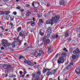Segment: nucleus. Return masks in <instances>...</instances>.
Segmentation results:
<instances>
[{
  "label": "nucleus",
  "instance_id": "nucleus-59",
  "mask_svg": "<svg viewBox=\"0 0 80 80\" xmlns=\"http://www.w3.org/2000/svg\"><path fill=\"white\" fill-rule=\"evenodd\" d=\"M35 78H34V77H33V76H32V79H31V80H35Z\"/></svg>",
  "mask_w": 80,
  "mask_h": 80
},
{
  "label": "nucleus",
  "instance_id": "nucleus-21",
  "mask_svg": "<svg viewBox=\"0 0 80 80\" xmlns=\"http://www.w3.org/2000/svg\"><path fill=\"white\" fill-rule=\"evenodd\" d=\"M42 73V72L40 71H38L37 72V74L38 76H39L40 77V76L41 75Z\"/></svg>",
  "mask_w": 80,
  "mask_h": 80
},
{
  "label": "nucleus",
  "instance_id": "nucleus-8",
  "mask_svg": "<svg viewBox=\"0 0 80 80\" xmlns=\"http://www.w3.org/2000/svg\"><path fill=\"white\" fill-rule=\"evenodd\" d=\"M58 37V36L57 33L53 34L52 36V38L53 39L57 38Z\"/></svg>",
  "mask_w": 80,
  "mask_h": 80
},
{
  "label": "nucleus",
  "instance_id": "nucleus-45",
  "mask_svg": "<svg viewBox=\"0 0 80 80\" xmlns=\"http://www.w3.org/2000/svg\"><path fill=\"white\" fill-rule=\"evenodd\" d=\"M63 50L64 51H65V52H68V50H67L66 48H65L63 49Z\"/></svg>",
  "mask_w": 80,
  "mask_h": 80
},
{
  "label": "nucleus",
  "instance_id": "nucleus-17",
  "mask_svg": "<svg viewBox=\"0 0 80 80\" xmlns=\"http://www.w3.org/2000/svg\"><path fill=\"white\" fill-rule=\"evenodd\" d=\"M5 45H6V46H4V47L6 48V47H9V46H10V45H12V43L7 42Z\"/></svg>",
  "mask_w": 80,
  "mask_h": 80
},
{
  "label": "nucleus",
  "instance_id": "nucleus-12",
  "mask_svg": "<svg viewBox=\"0 0 80 80\" xmlns=\"http://www.w3.org/2000/svg\"><path fill=\"white\" fill-rule=\"evenodd\" d=\"M71 68H72V66H71V65L69 64L68 65L66 68V69L68 70H69L71 69Z\"/></svg>",
  "mask_w": 80,
  "mask_h": 80
},
{
  "label": "nucleus",
  "instance_id": "nucleus-22",
  "mask_svg": "<svg viewBox=\"0 0 80 80\" xmlns=\"http://www.w3.org/2000/svg\"><path fill=\"white\" fill-rule=\"evenodd\" d=\"M45 42H46L47 44H50V40L48 39H46Z\"/></svg>",
  "mask_w": 80,
  "mask_h": 80
},
{
  "label": "nucleus",
  "instance_id": "nucleus-44",
  "mask_svg": "<svg viewBox=\"0 0 80 80\" xmlns=\"http://www.w3.org/2000/svg\"><path fill=\"white\" fill-rule=\"evenodd\" d=\"M39 53H42V54H43V51L42 50H39Z\"/></svg>",
  "mask_w": 80,
  "mask_h": 80
},
{
  "label": "nucleus",
  "instance_id": "nucleus-24",
  "mask_svg": "<svg viewBox=\"0 0 80 80\" xmlns=\"http://www.w3.org/2000/svg\"><path fill=\"white\" fill-rule=\"evenodd\" d=\"M23 60L24 61L23 63H27H27L28 62V61H27V60L25 59V58H23Z\"/></svg>",
  "mask_w": 80,
  "mask_h": 80
},
{
  "label": "nucleus",
  "instance_id": "nucleus-1",
  "mask_svg": "<svg viewBox=\"0 0 80 80\" xmlns=\"http://www.w3.org/2000/svg\"><path fill=\"white\" fill-rule=\"evenodd\" d=\"M59 18L60 16L59 15H56L54 17L52 18L51 20H48L47 21V24H51V25H52L54 23H57V22L59 20Z\"/></svg>",
  "mask_w": 80,
  "mask_h": 80
},
{
  "label": "nucleus",
  "instance_id": "nucleus-25",
  "mask_svg": "<svg viewBox=\"0 0 80 80\" xmlns=\"http://www.w3.org/2000/svg\"><path fill=\"white\" fill-rule=\"evenodd\" d=\"M48 49V52H50L51 50V48H52V46L50 45V47H47Z\"/></svg>",
  "mask_w": 80,
  "mask_h": 80
},
{
  "label": "nucleus",
  "instance_id": "nucleus-18",
  "mask_svg": "<svg viewBox=\"0 0 80 80\" xmlns=\"http://www.w3.org/2000/svg\"><path fill=\"white\" fill-rule=\"evenodd\" d=\"M47 33L48 34L47 35V37H50V34L51 33H52V31H47Z\"/></svg>",
  "mask_w": 80,
  "mask_h": 80
},
{
  "label": "nucleus",
  "instance_id": "nucleus-40",
  "mask_svg": "<svg viewBox=\"0 0 80 80\" xmlns=\"http://www.w3.org/2000/svg\"><path fill=\"white\" fill-rule=\"evenodd\" d=\"M42 72L43 73H45L47 72V69H44L42 71Z\"/></svg>",
  "mask_w": 80,
  "mask_h": 80
},
{
  "label": "nucleus",
  "instance_id": "nucleus-10",
  "mask_svg": "<svg viewBox=\"0 0 80 80\" xmlns=\"http://www.w3.org/2000/svg\"><path fill=\"white\" fill-rule=\"evenodd\" d=\"M30 23L32 27H34L35 26V22H34V21L28 22V23L30 24Z\"/></svg>",
  "mask_w": 80,
  "mask_h": 80
},
{
  "label": "nucleus",
  "instance_id": "nucleus-14",
  "mask_svg": "<svg viewBox=\"0 0 80 80\" xmlns=\"http://www.w3.org/2000/svg\"><path fill=\"white\" fill-rule=\"evenodd\" d=\"M4 30V28L2 26L0 27V33H2L3 32V31Z\"/></svg>",
  "mask_w": 80,
  "mask_h": 80
},
{
  "label": "nucleus",
  "instance_id": "nucleus-64",
  "mask_svg": "<svg viewBox=\"0 0 80 80\" xmlns=\"http://www.w3.org/2000/svg\"><path fill=\"white\" fill-rule=\"evenodd\" d=\"M78 38H80V33H79V34L78 35Z\"/></svg>",
  "mask_w": 80,
  "mask_h": 80
},
{
  "label": "nucleus",
  "instance_id": "nucleus-30",
  "mask_svg": "<svg viewBox=\"0 0 80 80\" xmlns=\"http://www.w3.org/2000/svg\"><path fill=\"white\" fill-rule=\"evenodd\" d=\"M56 69H55L54 70H52L51 71V73H52V74H53V75H54V74H55V72H56Z\"/></svg>",
  "mask_w": 80,
  "mask_h": 80
},
{
  "label": "nucleus",
  "instance_id": "nucleus-63",
  "mask_svg": "<svg viewBox=\"0 0 80 80\" xmlns=\"http://www.w3.org/2000/svg\"><path fill=\"white\" fill-rule=\"evenodd\" d=\"M20 11H21V12H24V9H21L20 10Z\"/></svg>",
  "mask_w": 80,
  "mask_h": 80
},
{
  "label": "nucleus",
  "instance_id": "nucleus-20",
  "mask_svg": "<svg viewBox=\"0 0 80 80\" xmlns=\"http://www.w3.org/2000/svg\"><path fill=\"white\" fill-rule=\"evenodd\" d=\"M72 60H75L77 58V56H76V55L72 54Z\"/></svg>",
  "mask_w": 80,
  "mask_h": 80
},
{
  "label": "nucleus",
  "instance_id": "nucleus-51",
  "mask_svg": "<svg viewBox=\"0 0 80 80\" xmlns=\"http://www.w3.org/2000/svg\"><path fill=\"white\" fill-rule=\"evenodd\" d=\"M34 3H35V2H33L32 3V7H34V8H35V6L34 5Z\"/></svg>",
  "mask_w": 80,
  "mask_h": 80
},
{
  "label": "nucleus",
  "instance_id": "nucleus-37",
  "mask_svg": "<svg viewBox=\"0 0 80 80\" xmlns=\"http://www.w3.org/2000/svg\"><path fill=\"white\" fill-rule=\"evenodd\" d=\"M22 58V60H23V58H23V56L20 55L19 57V59H20V60H21Z\"/></svg>",
  "mask_w": 80,
  "mask_h": 80
},
{
  "label": "nucleus",
  "instance_id": "nucleus-2",
  "mask_svg": "<svg viewBox=\"0 0 80 80\" xmlns=\"http://www.w3.org/2000/svg\"><path fill=\"white\" fill-rule=\"evenodd\" d=\"M73 53L74 55H78L80 54V51L78 49V48H77L73 52Z\"/></svg>",
  "mask_w": 80,
  "mask_h": 80
},
{
  "label": "nucleus",
  "instance_id": "nucleus-42",
  "mask_svg": "<svg viewBox=\"0 0 80 80\" xmlns=\"http://www.w3.org/2000/svg\"><path fill=\"white\" fill-rule=\"evenodd\" d=\"M11 78H15L16 77V75L13 74H12L11 76H10Z\"/></svg>",
  "mask_w": 80,
  "mask_h": 80
},
{
  "label": "nucleus",
  "instance_id": "nucleus-7",
  "mask_svg": "<svg viewBox=\"0 0 80 80\" xmlns=\"http://www.w3.org/2000/svg\"><path fill=\"white\" fill-rule=\"evenodd\" d=\"M40 32L39 33L40 35H41V36H43V35H44V30L42 29H40Z\"/></svg>",
  "mask_w": 80,
  "mask_h": 80
},
{
  "label": "nucleus",
  "instance_id": "nucleus-46",
  "mask_svg": "<svg viewBox=\"0 0 80 80\" xmlns=\"http://www.w3.org/2000/svg\"><path fill=\"white\" fill-rule=\"evenodd\" d=\"M23 71L24 72V73L25 74H26V73H27V71L25 70V69H23Z\"/></svg>",
  "mask_w": 80,
  "mask_h": 80
},
{
  "label": "nucleus",
  "instance_id": "nucleus-52",
  "mask_svg": "<svg viewBox=\"0 0 80 80\" xmlns=\"http://www.w3.org/2000/svg\"><path fill=\"white\" fill-rule=\"evenodd\" d=\"M41 56H42V54H40V53H38V57H40Z\"/></svg>",
  "mask_w": 80,
  "mask_h": 80
},
{
  "label": "nucleus",
  "instance_id": "nucleus-9",
  "mask_svg": "<svg viewBox=\"0 0 80 80\" xmlns=\"http://www.w3.org/2000/svg\"><path fill=\"white\" fill-rule=\"evenodd\" d=\"M61 55L63 57H67V53L63 51L61 54Z\"/></svg>",
  "mask_w": 80,
  "mask_h": 80
},
{
  "label": "nucleus",
  "instance_id": "nucleus-35",
  "mask_svg": "<svg viewBox=\"0 0 80 80\" xmlns=\"http://www.w3.org/2000/svg\"><path fill=\"white\" fill-rule=\"evenodd\" d=\"M61 54V53L59 52L57 54L56 56V58H57L58 57V56H59V57L60 55Z\"/></svg>",
  "mask_w": 80,
  "mask_h": 80
},
{
  "label": "nucleus",
  "instance_id": "nucleus-53",
  "mask_svg": "<svg viewBox=\"0 0 80 80\" xmlns=\"http://www.w3.org/2000/svg\"><path fill=\"white\" fill-rule=\"evenodd\" d=\"M6 69V70H7V72H9V71L10 70L9 68H8Z\"/></svg>",
  "mask_w": 80,
  "mask_h": 80
},
{
  "label": "nucleus",
  "instance_id": "nucleus-11",
  "mask_svg": "<svg viewBox=\"0 0 80 80\" xmlns=\"http://www.w3.org/2000/svg\"><path fill=\"white\" fill-rule=\"evenodd\" d=\"M27 64L30 66H33L34 65V64L30 61H28V62H27Z\"/></svg>",
  "mask_w": 80,
  "mask_h": 80
},
{
  "label": "nucleus",
  "instance_id": "nucleus-23",
  "mask_svg": "<svg viewBox=\"0 0 80 80\" xmlns=\"http://www.w3.org/2000/svg\"><path fill=\"white\" fill-rule=\"evenodd\" d=\"M9 17H10L9 14V15H8V16H5L4 17V18H5V19H6V20H9Z\"/></svg>",
  "mask_w": 80,
  "mask_h": 80
},
{
  "label": "nucleus",
  "instance_id": "nucleus-39",
  "mask_svg": "<svg viewBox=\"0 0 80 80\" xmlns=\"http://www.w3.org/2000/svg\"><path fill=\"white\" fill-rule=\"evenodd\" d=\"M23 35H24V36H26V37H27V36H28V34H27V32H23Z\"/></svg>",
  "mask_w": 80,
  "mask_h": 80
},
{
  "label": "nucleus",
  "instance_id": "nucleus-26",
  "mask_svg": "<svg viewBox=\"0 0 80 80\" xmlns=\"http://www.w3.org/2000/svg\"><path fill=\"white\" fill-rule=\"evenodd\" d=\"M10 13V11H5V15H9V13Z\"/></svg>",
  "mask_w": 80,
  "mask_h": 80
},
{
  "label": "nucleus",
  "instance_id": "nucleus-38",
  "mask_svg": "<svg viewBox=\"0 0 80 80\" xmlns=\"http://www.w3.org/2000/svg\"><path fill=\"white\" fill-rule=\"evenodd\" d=\"M30 14H31V12H28L26 14V16H28V15H30Z\"/></svg>",
  "mask_w": 80,
  "mask_h": 80
},
{
  "label": "nucleus",
  "instance_id": "nucleus-48",
  "mask_svg": "<svg viewBox=\"0 0 80 80\" xmlns=\"http://www.w3.org/2000/svg\"><path fill=\"white\" fill-rule=\"evenodd\" d=\"M31 48V47L30 46H29L28 47H27L26 48H25V50H27V49H28V48Z\"/></svg>",
  "mask_w": 80,
  "mask_h": 80
},
{
  "label": "nucleus",
  "instance_id": "nucleus-50",
  "mask_svg": "<svg viewBox=\"0 0 80 80\" xmlns=\"http://www.w3.org/2000/svg\"><path fill=\"white\" fill-rule=\"evenodd\" d=\"M9 25L11 26L12 27H13V24L12 22H10L9 23Z\"/></svg>",
  "mask_w": 80,
  "mask_h": 80
},
{
  "label": "nucleus",
  "instance_id": "nucleus-58",
  "mask_svg": "<svg viewBox=\"0 0 80 80\" xmlns=\"http://www.w3.org/2000/svg\"><path fill=\"white\" fill-rule=\"evenodd\" d=\"M17 9H18V10H20V8H21V7H19L16 8Z\"/></svg>",
  "mask_w": 80,
  "mask_h": 80
},
{
  "label": "nucleus",
  "instance_id": "nucleus-60",
  "mask_svg": "<svg viewBox=\"0 0 80 80\" xmlns=\"http://www.w3.org/2000/svg\"><path fill=\"white\" fill-rule=\"evenodd\" d=\"M13 14L14 15H17V12H13Z\"/></svg>",
  "mask_w": 80,
  "mask_h": 80
},
{
  "label": "nucleus",
  "instance_id": "nucleus-29",
  "mask_svg": "<svg viewBox=\"0 0 80 80\" xmlns=\"http://www.w3.org/2000/svg\"><path fill=\"white\" fill-rule=\"evenodd\" d=\"M40 76H38V77L34 79V80H40Z\"/></svg>",
  "mask_w": 80,
  "mask_h": 80
},
{
  "label": "nucleus",
  "instance_id": "nucleus-49",
  "mask_svg": "<svg viewBox=\"0 0 80 80\" xmlns=\"http://www.w3.org/2000/svg\"><path fill=\"white\" fill-rule=\"evenodd\" d=\"M11 67H12V65L9 64L8 65V68H11Z\"/></svg>",
  "mask_w": 80,
  "mask_h": 80
},
{
  "label": "nucleus",
  "instance_id": "nucleus-54",
  "mask_svg": "<svg viewBox=\"0 0 80 80\" xmlns=\"http://www.w3.org/2000/svg\"><path fill=\"white\" fill-rule=\"evenodd\" d=\"M25 74L24 73V74H23L21 76V77H22L23 78H24V77H25Z\"/></svg>",
  "mask_w": 80,
  "mask_h": 80
},
{
  "label": "nucleus",
  "instance_id": "nucleus-27",
  "mask_svg": "<svg viewBox=\"0 0 80 80\" xmlns=\"http://www.w3.org/2000/svg\"><path fill=\"white\" fill-rule=\"evenodd\" d=\"M15 42H13L12 43V47H13V48H15Z\"/></svg>",
  "mask_w": 80,
  "mask_h": 80
},
{
  "label": "nucleus",
  "instance_id": "nucleus-36",
  "mask_svg": "<svg viewBox=\"0 0 80 80\" xmlns=\"http://www.w3.org/2000/svg\"><path fill=\"white\" fill-rule=\"evenodd\" d=\"M0 13L1 14V15H4L5 14V12L4 11H0Z\"/></svg>",
  "mask_w": 80,
  "mask_h": 80
},
{
  "label": "nucleus",
  "instance_id": "nucleus-13",
  "mask_svg": "<svg viewBox=\"0 0 80 80\" xmlns=\"http://www.w3.org/2000/svg\"><path fill=\"white\" fill-rule=\"evenodd\" d=\"M52 75V72H51L50 71H48L46 73V75L48 77L49 75Z\"/></svg>",
  "mask_w": 80,
  "mask_h": 80
},
{
  "label": "nucleus",
  "instance_id": "nucleus-41",
  "mask_svg": "<svg viewBox=\"0 0 80 80\" xmlns=\"http://www.w3.org/2000/svg\"><path fill=\"white\" fill-rule=\"evenodd\" d=\"M70 64L69 65H73V62L72 61V60L71 61V62L70 63Z\"/></svg>",
  "mask_w": 80,
  "mask_h": 80
},
{
  "label": "nucleus",
  "instance_id": "nucleus-43",
  "mask_svg": "<svg viewBox=\"0 0 80 80\" xmlns=\"http://www.w3.org/2000/svg\"><path fill=\"white\" fill-rule=\"evenodd\" d=\"M30 6V5L27 4L25 5V7H26V8H29Z\"/></svg>",
  "mask_w": 80,
  "mask_h": 80
},
{
  "label": "nucleus",
  "instance_id": "nucleus-61",
  "mask_svg": "<svg viewBox=\"0 0 80 80\" xmlns=\"http://www.w3.org/2000/svg\"><path fill=\"white\" fill-rule=\"evenodd\" d=\"M45 40H46V38H45V37L43 38V42H45Z\"/></svg>",
  "mask_w": 80,
  "mask_h": 80
},
{
  "label": "nucleus",
  "instance_id": "nucleus-32",
  "mask_svg": "<svg viewBox=\"0 0 80 80\" xmlns=\"http://www.w3.org/2000/svg\"><path fill=\"white\" fill-rule=\"evenodd\" d=\"M19 36L22 37H23V33H22V32H19Z\"/></svg>",
  "mask_w": 80,
  "mask_h": 80
},
{
  "label": "nucleus",
  "instance_id": "nucleus-33",
  "mask_svg": "<svg viewBox=\"0 0 80 80\" xmlns=\"http://www.w3.org/2000/svg\"><path fill=\"white\" fill-rule=\"evenodd\" d=\"M39 22L40 23H43V21L42 19H39Z\"/></svg>",
  "mask_w": 80,
  "mask_h": 80
},
{
  "label": "nucleus",
  "instance_id": "nucleus-47",
  "mask_svg": "<svg viewBox=\"0 0 80 80\" xmlns=\"http://www.w3.org/2000/svg\"><path fill=\"white\" fill-rule=\"evenodd\" d=\"M72 51H73V50L72 49V48H70L69 49L70 52L71 53H72Z\"/></svg>",
  "mask_w": 80,
  "mask_h": 80
},
{
  "label": "nucleus",
  "instance_id": "nucleus-62",
  "mask_svg": "<svg viewBox=\"0 0 80 80\" xmlns=\"http://www.w3.org/2000/svg\"><path fill=\"white\" fill-rule=\"evenodd\" d=\"M22 71H20L19 72V73H20L21 75H22Z\"/></svg>",
  "mask_w": 80,
  "mask_h": 80
},
{
  "label": "nucleus",
  "instance_id": "nucleus-4",
  "mask_svg": "<svg viewBox=\"0 0 80 80\" xmlns=\"http://www.w3.org/2000/svg\"><path fill=\"white\" fill-rule=\"evenodd\" d=\"M78 68L75 70V72L77 74H80V65L77 66Z\"/></svg>",
  "mask_w": 80,
  "mask_h": 80
},
{
  "label": "nucleus",
  "instance_id": "nucleus-19",
  "mask_svg": "<svg viewBox=\"0 0 80 80\" xmlns=\"http://www.w3.org/2000/svg\"><path fill=\"white\" fill-rule=\"evenodd\" d=\"M32 77H34V78H37L38 77V75L37 74V73H32Z\"/></svg>",
  "mask_w": 80,
  "mask_h": 80
},
{
  "label": "nucleus",
  "instance_id": "nucleus-5",
  "mask_svg": "<svg viewBox=\"0 0 80 80\" xmlns=\"http://www.w3.org/2000/svg\"><path fill=\"white\" fill-rule=\"evenodd\" d=\"M64 37H68L70 36V35L71 34V32H70V31L68 30L65 33Z\"/></svg>",
  "mask_w": 80,
  "mask_h": 80
},
{
  "label": "nucleus",
  "instance_id": "nucleus-55",
  "mask_svg": "<svg viewBox=\"0 0 80 80\" xmlns=\"http://www.w3.org/2000/svg\"><path fill=\"white\" fill-rule=\"evenodd\" d=\"M51 27H49L48 29V31H51Z\"/></svg>",
  "mask_w": 80,
  "mask_h": 80
},
{
  "label": "nucleus",
  "instance_id": "nucleus-6",
  "mask_svg": "<svg viewBox=\"0 0 80 80\" xmlns=\"http://www.w3.org/2000/svg\"><path fill=\"white\" fill-rule=\"evenodd\" d=\"M2 45L4 47H6V45L8 43V41L6 39H3L2 41Z\"/></svg>",
  "mask_w": 80,
  "mask_h": 80
},
{
  "label": "nucleus",
  "instance_id": "nucleus-57",
  "mask_svg": "<svg viewBox=\"0 0 80 80\" xmlns=\"http://www.w3.org/2000/svg\"><path fill=\"white\" fill-rule=\"evenodd\" d=\"M44 45H47V43L46 42H44Z\"/></svg>",
  "mask_w": 80,
  "mask_h": 80
},
{
  "label": "nucleus",
  "instance_id": "nucleus-34",
  "mask_svg": "<svg viewBox=\"0 0 80 80\" xmlns=\"http://www.w3.org/2000/svg\"><path fill=\"white\" fill-rule=\"evenodd\" d=\"M11 21H13L14 19V17L12 16L10 17Z\"/></svg>",
  "mask_w": 80,
  "mask_h": 80
},
{
  "label": "nucleus",
  "instance_id": "nucleus-3",
  "mask_svg": "<svg viewBox=\"0 0 80 80\" xmlns=\"http://www.w3.org/2000/svg\"><path fill=\"white\" fill-rule=\"evenodd\" d=\"M63 62H64V59L62 57L59 58V59L58 60V63L59 64L63 63Z\"/></svg>",
  "mask_w": 80,
  "mask_h": 80
},
{
  "label": "nucleus",
  "instance_id": "nucleus-28",
  "mask_svg": "<svg viewBox=\"0 0 80 80\" xmlns=\"http://www.w3.org/2000/svg\"><path fill=\"white\" fill-rule=\"evenodd\" d=\"M3 68H4V69H7V68H8V65H7L6 64H5L4 65Z\"/></svg>",
  "mask_w": 80,
  "mask_h": 80
},
{
  "label": "nucleus",
  "instance_id": "nucleus-31",
  "mask_svg": "<svg viewBox=\"0 0 80 80\" xmlns=\"http://www.w3.org/2000/svg\"><path fill=\"white\" fill-rule=\"evenodd\" d=\"M21 30H22V27H19L18 28L17 30L18 32H20Z\"/></svg>",
  "mask_w": 80,
  "mask_h": 80
},
{
  "label": "nucleus",
  "instance_id": "nucleus-15",
  "mask_svg": "<svg viewBox=\"0 0 80 80\" xmlns=\"http://www.w3.org/2000/svg\"><path fill=\"white\" fill-rule=\"evenodd\" d=\"M65 3V1H64L63 0H61L59 2V4L60 5H63Z\"/></svg>",
  "mask_w": 80,
  "mask_h": 80
},
{
  "label": "nucleus",
  "instance_id": "nucleus-56",
  "mask_svg": "<svg viewBox=\"0 0 80 80\" xmlns=\"http://www.w3.org/2000/svg\"><path fill=\"white\" fill-rule=\"evenodd\" d=\"M38 17H39V18H40V17H41V16H42V14H38Z\"/></svg>",
  "mask_w": 80,
  "mask_h": 80
},
{
  "label": "nucleus",
  "instance_id": "nucleus-16",
  "mask_svg": "<svg viewBox=\"0 0 80 80\" xmlns=\"http://www.w3.org/2000/svg\"><path fill=\"white\" fill-rule=\"evenodd\" d=\"M38 52L37 51H35L34 53L33 54V55L34 57H38Z\"/></svg>",
  "mask_w": 80,
  "mask_h": 80
}]
</instances>
